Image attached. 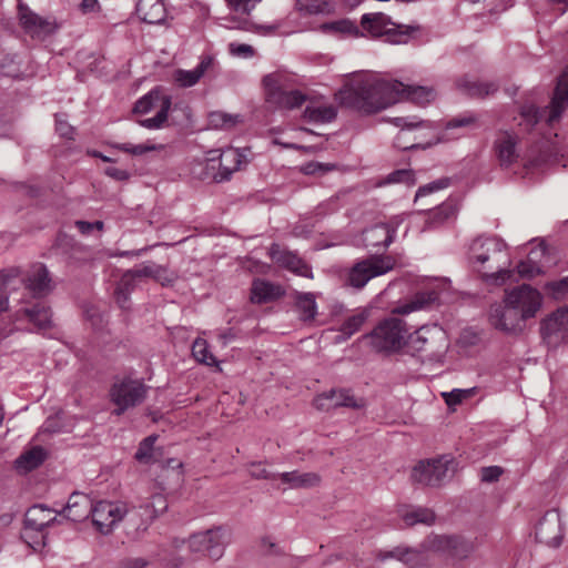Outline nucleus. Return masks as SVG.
I'll return each instance as SVG.
<instances>
[{
  "instance_id": "obj_36",
  "label": "nucleus",
  "mask_w": 568,
  "mask_h": 568,
  "mask_svg": "<svg viewBox=\"0 0 568 568\" xmlns=\"http://www.w3.org/2000/svg\"><path fill=\"white\" fill-rule=\"evenodd\" d=\"M47 458V452L41 446H33L31 449L21 454L14 462V466L20 473H29L38 468Z\"/></svg>"
},
{
  "instance_id": "obj_9",
  "label": "nucleus",
  "mask_w": 568,
  "mask_h": 568,
  "mask_svg": "<svg viewBox=\"0 0 568 568\" xmlns=\"http://www.w3.org/2000/svg\"><path fill=\"white\" fill-rule=\"evenodd\" d=\"M148 387L140 381L125 378L112 385L110 397L116 408L114 414L122 415L126 409L141 404L146 396Z\"/></svg>"
},
{
  "instance_id": "obj_35",
  "label": "nucleus",
  "mask_w": 568,
  "mask_h": 568,
  "mask_svg": "<svg viewBox=\"0 0 568 568\" xmlns=\"http://www.w3.org/2000/svg\"><path fill=\"white\" fill-rule=\"evenodd\" d=\"M168 509L166 498L161 494H155L151 497V500L145 505H141L139 508L130 510V518L140 516L146 517L148 521L153 520L160 514H163Z\"/></svg>"
},
{
  "instance_id": "obj_16",
  "label": "nucleus",
  "mask_w": 568,
  "mask_h": 568,
  "mask_svg": "<svg viewBox=\"0 0 568 568\" xmlns=\"http://www.w3.org/2000/svg\"><path fill=\"white\" fill-rule=\"evenodd\" d=\"M535 536L539 542L547 546L559 547L561 545L564 532L561 517L557 509L545 513L536 526Z\"/></svg>"
},
{
  "instance_id": "obj_57",
  "label": "nucleus",
  "mask_w": 568,
  "mask_h": 568,
  "mask_svg": "<svg viewBox=\"0 0 568 568\" xmlns=\"http://www.w3.org/2000/svg\"><path fill=\"white\" fill-rule=\"evenodd\" d=\"M546 288L551 293L554 298H565L568 295V276L560 281L547 283Z\"/></svg>"
},
{
  "instance_id": "obj_11",
  "label": "nucleus",
  "mask_w": 568,
  "mask_h": 568,
  "mask_svg": "<svg viewBox=\"0 0 568 568\" xmlns=\"http://www.w3.org/2000/svg\"><path fill=\"white\" fill-rule=\"evenodd\" d=\"M125 515L130 516V511L126 509L125 505L101 500L93 504L90 517L97 530L103 535H108Z\"/></svg>"
},
{
  "instance_id": "obj_2",
  "label": "nucleus",
  "mask_w": 568,
  "mask_h": 568,
  "mask_svg": "<svg viewBox=\"0 0 568 568\" xmlns=\"http://www.w3.org/2000/svg\"><path fill=\"white\" fill-rule=\"evenodd\" d=\"M540 306V293L524 284L507 293L503 302L490 305L488 322L505 334H518L523 332L525 322L536 316Z\"/></svg>"
},
{
  "instance_id": "obj_23",
  "label": "nucleus",
  "mask_w": 568,
  "mask_h": 568,
  "mask_svg": "<svg viewBox=\"0 0 568 568\" xmlns=\"http://www.w3.org/2000/svg\"><path fill=\"white\" fill-rule=\"evenodd\" d=\"M397 227L390 223H377L364 231V242L367 247L387 248L396 236Z\"/></svg>"
},
{
  "instance_id": "obj_42",
  "label": "nucleus",
  "mask_w": 568,
  "mask_h": 568,
  "mask_svg": "<svg viewBox=\"0 0 568 568\" xmlns=\"http://www.w3.org/2000/svg\"><path fill=\"white\" fill-rule=\"evenodd\" d=\"M368 315V311L362 310L356 314L347 317L339 328V332L343 334L342 339L345 341L349 338L352 335H354L356 332H358L361 327L364 325V323L367 321Z\"/></svg>"
},
{
  "instance_id": "obj_13",
  "label": "nucleus",
  "mask_w": 568,
  "mask_h": 568,
  "mask_svg": "<svg viewBox=\"0 0 568 568\" xmlns=\"http://www.w3.org/2000/svg\"><path fill=\"white\" fill-rule=\"evenodd\" d=\"M313 405L318 410L328 412L341 407L361 409L365 402L363 398H356L349 388H332L318 394Z\"/></svg>"
},
{
  "instance_id": "obj_18",
  "label": "nucleus",
  "mask_w": 568,
  "mask_h": 568,
  "mask_svg": "<svg viewBox=\"0 0 568 568\" xmlns=\"http://www.w3.org/2000/svg\"><path fill=\"white\" fill-rule=\"evenodd\" d=\"M268 254L278 266L303 277L313 278L312 267L295 252L282 250L277 243L270 246Z\"/></svg>"
},
{
  "instance_id": "obj_12",
  "label": "nucleus",
  "mask_w": 568,
  "mask_h": 568,
  "mask_svg": "<svg viewBox=\"0 0 568 568\" xmlns=\"http://www.w3.org/2000/svg\"><path fill=\"white\" fill-rule=\"evenodd\" d=\"M187 542L191 551L201 552L214 560L223 556L226 544L224 540V530L221 527L193 534Z\"/></svg>"
},
{
  "instance_id": "obj_20",
  "label": "nucleus",
  "mask_w": 568,
  "mask_h": 568,
  "mask_svg": "<svg viewBox=\"0 0 568 568\" xmlns=\"http://www.w3.org/2000/svg\"><path fill=\"white\" fill-rule=\"evenodd\" d=\"M22 281L34 297H43L53 290L50 273L42 263L34 264Z\"/></svg>"
},
{
  "instance_id": "obj_55",
  "label": "nucleus",
  "mask_w": 568,
  "mask_h": 568,
  "mask_svg": "<svg viewBox=\"0 0 568 568\" xmlns=\"http://www.w3.org/2000/svg\"><path fill=\"white\" fill-rule=\"evenodd\" d=\"M386 180L388 183L415 184V174L413 170H395L387 175Z\"/></svg>"
},
{
  "instance_id": "obj_62",
  "label": "nucleus",
  "mask_w": 568,
  "mask_h": 568,
  "mask_svg": "<svg viewBox=\"0 0 568 568\" xmlns=\"http://www.w3.org/2000/svg\"><path fill=\"white\" fill-rule=\"evenodd\" d=\"M503 473L504 469L500 466L483 467L480 470V479L483 483H495L498 481Z\"/></svg>"
},
{
  "instance_id": "obj_51",
  "label": "nucleus",
  "mask_w": 568,
  "mask_h": 568,
  "mask_svg": "<svg viewBox=\"0 0 568 568\" xmlns=\"http://www.w3.org/2000/svg\"><path fill=\"white\" fill-rule=\"evenodd\" d=\"M199 165L195 166L194 174L200 179H212L213 173H216V159L214 156L199 161Z\"/></svg>"
},
{
  "instance_id": "obj_45",
  "label": "nucleus",
  "mask_w": 568,
  "mask_h": 568,
  "mask_svg": "<svg viewBox=\"0 0 568 568\" xmlns=\"http://www.w3.org/2000/svg\"><path fill=\"white\" fill-rule=\"evenodd\" d=\"M323 31H331L336 33L349 34L354 37L364 36L363 32L359 31L358 27L348 19H342L333 22H326L322 24Z\"/></svg>"
},
{
  "instance_id": "obj_47",
  "label": "nucleus",
  "mask_w": 568,
  "mask_h": 568,
  "mask_svg": "<svg viewBox=\"0 0 568 568\" xmlns=\"http://www.w3.org/2000/svg\"><path fill=\"white\" fill-rule=\"evenodd\" d=\"M158 439L156 435L145 437L134 454V458L141 464H151L153 462L154 444Z\"/></svg>"
},
{
  "instance_id": "obj_4",
  "label": "nucleus",
  "mask_w": 568,
  "mask_h": 568,
  "mask_svg": "<svg viewBox=\"0 0 568 568\" xmlns=\"http://www.w3.org/2000/svg\"><path fill=\"white\" fill-rule=\"evenodd\" d=\"M361 27L373 38L385 37V41L392 44H406L419 31V26L396 23L383 12L363 14Z\"/></svg>"
},
{
  "instance_id": "obj_33",
  "label": "nucleus",
  "mask_w": 568,
  "mask_h": 568,
  "mask_svg": "<svg viewBox=\"0 0 568 568\" xmlns=\"http://www.w3.org/2000/svg\"><path fill=\"white\" fill-rule=\"evenodd\" d=\"M139 278L132 270H128L119 280L114 296L121 308H128L131 293L136 288Z\"/></svg>"
},
{
  "instance_id": "obj_28",
  "label": "nucleus",
  "mask_w": 568,
  "mask_h": 568,
  "mask_svg": "<svg viewBox=\"0 0 568 568\" xmlns=\"http://www.w3.org/2000/svg\"><path fill=\"white\" fill-rule=\"evenodd\" d=\"M457 88L470 98L485 99L486 97L495 94L499 90V84L494 81L481 82L470 80L465 75L457 80Z\"/></svg>"
},
{
  "instance_id": "obj_58",
  "label": "nucleus",
  "mask_w": 568,
  "mask_h": 568,
  "mask_svg": "<svg viewBox=\"0 0 568 568\" xmlns=\"http://www.w3.org/2000/svg\"><path fill=\"white\" fill-rule=\"evenodd\" d=\"M21 538L22 540L28 544L30 547H32L33 549H37L39 547H43L44 546V539H45V534L44 531H32V530H22L21 531Z\"/></svg>"
},
{
  "instance_id": "obj_6",
  "label": "nucleus",
  "mask_w": 568,
  "mask_h": 568,
  "mask_svg": "<svg viewBox=\"0 0 568 568\" xmlns=\"http://www.w3.org/2000/svg\"><path fill=\"white\" fill-rule=\"evenodd\" d=\"M407 328L403 320L398 317L385 318L363 338L369 341V345L378 353H394L406 343Z\"/></svg>"
},
{
  "instance_id": "obj_3",
  "label": "nucleus",
  "mask_w": 568,
  "mask_h": 568,
  "mask_svg": "<svg viewBox=\"0 0 568 568\" xmlns=\"http://www.w3.org/2000/svg\"><path fill=\"white\" fill-rule=\"evenodd\" d=\"M506 243L496 236H478L469 245L467 260L487 284L501 285L511 276Z\"/></svg>"
},
{
  "instance_id": "obj_17",
  "label": "nucleus",
  "mask_w": 568,
  "mask_h": 568,
  "mask_svg": "<svg viewBox=\"0 0 568 568\" xmlns=\"http://www.w3.org/2000/svg\"><path fill=\"white\" fill-rule=\"evenodd\" d=\"M542 339L550 346H557L568 335V307L558 308L540 324Z\"/></svg>"
},
{
  "instance_id": "obj_25",
  "label": "nucleus",
  "mask_w": 568,
  "mask_h": 568,
  "mask_svg": "<svg viewBox=\"0 0 568 568\" xmlns=\"http://www.w3.org/2000/svg\"><path fill=\"white\" fill-rule=\"evenodd\" d=\"M517 135L509 131H501L497 135L494 150L501 166L508 168L517 161Z\"/></svg>"
},
{
  "instance_id": "obj_1",
  "label": "nucleus",
  "mask_w": 568,
  "mask_h": 568,
  "mask_svg": "<svg viewBox=\"0 0 568 568\" xmlns=\"http://www.w3.org/2000/svg\"><path fill=\"white\" fill-rule=\"evenodd\" d=\"M335 98L341 106L368 115L400 100H409L420 105L429 103L435 100L436 92L430 87L407 85L398 80L362 77L344 84Z\"/></svg>"
},
{
  "instance_id": "obj_54",
  "label": "nucleus",
  "mask_w": 568,
  "mask_h": 568,
  "mask_svg": "<svg viewBox=\"0 0 568 568\" xmlns=\"http://www.w3.org/2000/svg\"><path fill=\"white\" fill-rule=\"evenodd\" d=\"M112 146L116 150H120L125 153H130L132 155H142L146 152L154 151L155 145L148 144H131V143H114Z\"/></svg>"
},
{
  "instance_id": "obj_41",
  "label": "nucleus",
  "mask_w": 568,
  "mask_h": 568,
  "mask_svg": "<svg viewBox=\"0 0 568 568\" xmlns=\"http://www.w3.org/2000/svg\"><path fill=\"white\" fill-rule=\"evenodd\" d=\"M402 519L405 521L407 526H415L417 524H424L430 526L436 520L435 513L425 507H416L412 510H408L402 515Z\"/></svg>"
},
{
  "instance_id": "obj_27",
  "label": "nucleus",
  "mask_w": 568,
  "mask_h": 568,
  "mask_svg": "<svg viewBox=\"0 0 568 568\" xmlns=\"http://www.w3.org/2000/svg\"><path fill=\"white\" fill-rule=\"evenodd\" d=\"M136 13L149 24H160L166 18L164 0H139Z\"/></svg>"
},
{
  "instance_id": "obj_64",
  "label": "nucleus",
  "mask_w": 568,
  "mask_h": 568,
  "mask_svg": "<svg viewBox=\"0 0 568 568\" xmlns=\"http://www.w3.org/2000/svg\"><path fill=\"white\" fill-rule=\"evenodd\" d=\"M468 395L469 390L467 389H453L449 393L443 394L445 402L449 407L460 404L465 398L468 397Z\"/></svg>"
},
{
  "instance_id": "obj_46",
  "label": "nucleus",
  "mask_w": 568,
  "mask_h": 568,
  "mask_svg": "<svg viewBox=\"0 0 568 568\" xmlns=\"http://www.w3.org/2000/svg\"><path fill=\"white\" fill-rule=\"evenodd\" d=\"M192 355L201 364L213 366L217 365L215 356L210 352L209 344L203 338H196L192 345Z\"/></svg>"
},
{
  "instance_id": "obj_29",
  "label": "nucleus",
  "mask_w": 568,
  "mask_h": 568,
  "mask_svg": "<svg viewBox=\"0 0 568 568\" xmlns=\"http://www.w3.org/2000/svg\"><path fill=\"white\" fill-rule=\"evenodd\" d=\"M546 244L540 242L537 247L529 252L527 260L521 261L517 265V271L520 277L532 278L536 275L542 273V264L540 263V258L546 254Z\"/></svg>"
},
{
  "instance_id": "obj_49",
  "label": "nucleus",
  "mask_w": 568,
  "mask_h": 568,
  "mask_svg": "<svg viewBox=\"0 0 568 568\" xmlns=\"http://www.w3.org/2000/svg\"><path fill=\"white\" fill-rule=\"evenodd\" d=\"M450 182V178H440L423 186H419L415 194V201H418L419 197L426 196L433 192L448 187Z\"/></svg>"
},
{
  "instance_id": "obj_40",
  "label": "nucleus",
  "mask_w": 568,
  "mask_h": 568,
  "mask_svg": "<svg viewBox=\"0 0 568 568\" xmlns=\"http://www.w3.org/2000/svg\"><path fill=\"white\" fill-rule=\"evenodd\" d=\"M437 300L438 293L435 291L417 293L409 303L399 306L396 311L399 314H408L410 312L427 307L434 304Z\"/></svg>"
},
{
  "instance_id": "obj_43",
  "label": "nucleus",
  "mask_w": 568,
  "mask_h": 568,
  "mask_svg": "<svg viewBox=\"0 0 568 568\" xmlns=\"http://www.w3.org/2000/svg\"><path fill=\"white\" fill-rule=\"evenodd\" d=\"M456 213V205L453 201L443 202L436 209L429 212V216L427 223L430 226H438L443 224L445 221L454 216Z\"/></svg>"
},
{
  "instance_id": "obj_39",
  "label": "nucleus",
  "mask_w": 568,
  "mask_h": 568,
  "mask_svg": "<svg viewBox=\"0 0 568 568\" xmlns=\"http://www.w3.org/2000/svg\"><path fill=\"white\" fill-rule=\"evenodd\" d=\"M337 116V111L333 105L306 106L303 118L308 122L329 123Z\"/></svg>"
},
{
  "instance_id": "obj_48",
  "label": "nucleus",
  "mask_w": 568,
  "mask_h": 568,
  "mask_svg": "<svg viewBox=\"0 0 568 568\" xmlns=\"http://www.w3.org/2000/svg\"><path fill=\"white\" fill-rule=\"evenodd\" d=\"M459 128H478V115L474 112L467 111L458 114L445 123L446 130Z\"/></svg>"
},
{
  "instance_id": "obj_26",
  "label": "nucleus",
  "mask_w": 568,
  "mask_h": 568,
  "mask_svg": "<svg viewBox=\"0 0 568 568\" xmlns=\"http://www.w3.org/2000/svg\"><path fill=\"white\" fill-rule=\"evenodd\" d=\"M285 294L280 284L266 280L255 278L251 286V302L254 304H265L278 300Z\"/></svg>"
},
{
  "instance_id": "obj_34",
  "label": "nucleus",
  "mask_w": 568,
  "mask_h": 568,
  "mask_svg": "<svg viewBox=\"0 0 568 568\" xmlns=\"http://www.w3.org/2000/svg\"><path fill=\"white\" fill-rule=\"evenodd\" d=\"M294 305L300 312V318L303 322L313 321L317 314L316 296L314 293L297 292L292 294Z\"/></svg>"
},
{
  "instance_id": "obj_5",
  "label": "nucleus",
  "mask_w": 568,
  "mask_h": 568,
  "mask_svg": "<svg viewBox=\"0 0 568 568\" xmlns=\"http://www.w3.org/2000/svg\"><path fill=\"white\" fill-rule=\"evenodd\" d=\"M262 83L266 102L275 108L293 110L306 101V95L302 91L291 88L290 79L284 73L266 74L263 77Z\"/></svg>"
},
{
  "instance_id": "obj_59",
  "label": "nucleus",
  "mask_w": 568,
  "mask_h": 568,
  "mask_svg": "<svg viewBox=\"0 0 568 568\" xmlns=\"http://www.w3.org/2000/svg\"><path fill=\"white\" fill-rule=\"evenodd\" d=\"M28 510H36L34 518H37V521L41 524L43 529L51 526L55 521V517H49L51 510L44 505H34Z\"/></svg>"
},
{
  "instance_id": "obj_53",
  "label": "nucleus",
  "mask_w": 568,
  "mask_h": 568,
  "mask_svg": "<svg viewBox=\"0 0 568 568\" xmlns=\"http://www.w3.org/2000/svg\"><path fill=\"white\" fill-rule=\"evenodd\" d=\"M542 112L544 111L535 104H524L520 108V115L530 126L536 125L540 121Z\"/></svg>"
},
{
  "instance_id": "obj_37",
  "label": "nucleus",
  "mask_w": 568,
  "mask_h": 568,
  "mask_svg": "<svg viewBox=\"0 0 568 568\" xmlns=\"http://www.w3.org/2000/svg\"><path fill=\"white\" fill-rule=\"evenodd\" d=\"M164 98L171 97L163 94L160 88H154L134 103L132 111L136 114H145L158 105L161 108Z\"/></svg>"
},
{
  "instance_id": "obj_24",
  "label": "nucleus",
  "mask_w": 568,
  "mask_h": 568,
  "mask_svg": "<svg viewBox=\"0 0 568 568\" xmlns=\"http://www.w3.org/2000/svg\"><path fill=\"white\" fill-rule=\"evenodd\" d=\"M568 106V65L559 75L557 85L549 104L548 123H552L560 119L561 114Z\"/></svg>"
},
{
  "instance_id": "obj_19",
  "label": "nucleus",
  "mask_w": 568,
  "mask_h": 568,
  "mask_svg": "<svg viewBox=\"0 0 568 568\" xmlns=\"http://www.w3.org/2000/svg\"><path fill=\"white\" fill-rule=\"evenodd\" d=\"M215 159L217 171L213 173V181L216 183L230 181L234 172L247 164L245 155L234 148L223 150Z\"/></svg>"
},
{
  "instance_id": "obj_61",
  "label": "nucleus",
  "mask_w": 568,
  "mask_h": 568,
  "mask_svg": "<svg viewBox=\"0 0 568 568\" xmlns=\"http://www.w3.org/2000/svg\"><path fill=\"white\" fill-rule=\"evenodd\" d=\"M210 123L215 128H231L235 124V120L230 114L212 112L210 114Z\"/></svg>"
},
{
  "instance_id": "obj_8",
  "label": "nucleus",
  "mask_w": 568,
  "mask_h": 568,
  "mask_svg": "<svg viewBox=\"0 0 568 568\" xmlns=\"http://www.w3.org/2000/svg\"><path fill=\"white\" fill-rule=\"evenodd\" d=\"M394 266L390 256L373 255L356 262L347 273L345 285L356 290L363 288L373 277L383 275Z\"/></svg>"
},
{
  "instance_id": "obj_31",
  "label": "nucleus",
  "mask_w": 568,
  "mask_h": 568,
  "mask_svg": "<svg viewBox=\"0 0 568 568\" xmlns=\"http://www.w3.org/2000/svg\"><path fill=\"white\" fill-rule=\"evenodd\" d=\"M436 335L443 336L440 328L437 326H423L408 336L407 344L415 352L434 353V349L427 346L430 344V339H434Z\"/></svg>"
},
{
  "instance_id": "obj_14",
  "label": "nucleus",
  "mask_w": 568,
  "mask_h": 568,
  "mask_svg": "<svg viewBox=\"0 0 568 568\" xmlns=\"http://www.w3.org/2000/svg\"><path fill=\"white\" fill-rule=\"evenodd\" d=\"M428 546L422 544L419 547L398 545L390 550H378L376 559L386 561L395 559L404 564L407 568H424L427 565L426 550Z\"/></svg>"
},
{
  "instance_id": "obj_22",
  "label": "nucleus",
  "mask_w": 568,
  "mask_h": 568,
  "mask_svg": "<svg viewBox=\"0 0 568 568\" xmlns=\"http://www.w3.org/2000/svg\"><path fill=\"white\" fill-rule=\"evenodd\" d=\"M19 314L28 318L34 326V332L44 334L54 327L52 310L44 302H37L31 306L23 307Z\"/></svg>"
},
{
  "instance_id": "obj_30",
  "label": "nucleus",
  "mask_w": 568,
  "mask_h": 568,
  "mask_svg": "<svg viewBox=\"0 0 568 568\" xmlns=\"http://www.w3.org/2000/svg\"><path fill=\"white\" fill-rule=\"evenodd\" d=\"M214 59L211 55L201 57L200 63L193 70H178L175 81L182 88L195 85L204 73L213 65Z\"/></svg>"
},
{
  "instance_id": "obj_44",
  "label": "nucleus",
  "mask_w": 568,
  "mask_h": 568,
  "mask_svg": "<svg viewBox=\"0 0 568 568\" xmlns=\"http://www.w3.org/2000/svg\"><path fill=\"white\" fill-rule=\"evenodd\" d=\"M171 105H172L171 98H164L163 102L161 104V108L158 111V113L153 118L140 120L139 124L141 126L150 129V130H155V129L162 128L163 124L168 120V115H169V111L171 109Z\"/></svg>"
},
{
  "instance_id": "obj_32",
  "label": "nucleus",
  "mask_w": 568,
  "mask_h": 568,
  "mask_svg": "<svg viewBox=\"0 0 568 568\" xmlns=\"http://www.w3.org/2000/svg\"><path fill=\"white\" fill-rule=\"evenodd\" d=\"M283 483L287 484L290 488H312L321 483V476L317 473H300L298 470L286 471L280 475Z\"/></svg>"
},
{
  "instance_id": "obj_10",
  "label": "nucleus",
  "mask_w": 568,
  "mask_h": 568,
  "mask_svg": "<svg viewBox=\"0 0 568 568\" xmlns=\"http://www.w3.org/2000/svg\"><path fill=\"white\" fill-rule=\"evenodd\" d=\"M18 16L22 29L32 39L44 40L52 36L59 28L54 20H49L37 14L21 0H19L18 3Z\"/></svg>"
},
{
  "instance_id": "obj_21",
  "label": "nucleus",
  "mask_w": 568,
  "mask_h": 568,
  "mask_svg": "<svg viewBox=\"0 0 568 568\" xmlns=\"http://www.w3.org/2000/svg\"><path fill=\"white\" fill-rule=\"evenodd\" d=\"M93 501L92 499L79 491H74L70 495L67 506L59 514L73 521L81 523L92 514Z\"/></svg>"
},
{
  "instance_id": "obj_7",
  "label": "nucleus",
  "mask_w": 568,
  "mask_h": 568,
  "mask_svg": "<svg viewBox=\"0 0 568 568\" xmlns=\"http://www.w3.org/2000/svg\"><path fill=\"white\" fill-rule=\"evenodd\" d=\"M455 466L454 458L447 455L420 460L413 468L410 478L414 483L424 486L439 487L454 475Z\"/></svg>"
},
{
  "instance_id": "obj_60",
  "label": "nucleus",
  "mask_w": 568,
  "mask_h": 568,
  "mask_svg": "<svg viewBox=\"0 0 568 568\" xmlns=\"http://www.w3.org/2000/svg\"><path fill=\"white\" fill-rule=\"evenodd\" d=\"M261 549L263 555L265 556H275L283 557L285 556V551L281 548L276 542H274L270 537H263L261 539Z\"/></svg>"
},
{
  "instance_id": "obj_38",
  "label": "nucleus",
  "mask_w": 568,
  "mask_h": 568,
  "mask_svg": "<svg viewBox=\"0 0 568 568\" xmlns=\"http://www.w3.org/2000/svg\"><path fill=\"white\" fill-rule=\"evenodd\" d=\"M294 7L302 16L329 14L333 11L328 0H295Z\"/></svg>"
},
{
  "instance_id": "obj_15",
  "label": "nucleus",
  "mask_w": 568,
  "mask_h": 568,
  "mask_svg": "<svg viewBox=\"0 0 568 568\" xmlns=\"http://www.w3.org/2000/svg\"><path fill=\"white\" fill-rule=\"evenodd\" d=\"M428 548L453 558L465 559L474 551V544L458 535H436L428 539Z\"/></svg>"
},
{
  "instance_id": "obj_56",
  "label": "nucleus",
  "mask_w": 568,
  "mask_h": 568,
  "mask_svg": "<svg viewBox=\"0 0 568 568\" xmlns=\"http://www.w3.org/2000/svg\"><path fill=\"white\" fill-rule=\"evenodd\" d=\"M132 271L135 273L139 280L143 277L158 278L164 268L160 265H155L154 263L149 262L138 268H133Z\"/></svg>"
},
{
  "instance_id": "obj_63",
  "label": "nucleus",
  "mask_w": 568,
  "mask_h": 568,
  "mask_svg": "<svg viewBox=\"0 0 568 568\" xmlns=\"http://www.w3.org/2000/svg\"><path fill=\"white\" fill-rule=\"evenodd\" d=\"M55 131L61 138L74 140V126L69 124L65 120L61 119L58 114H55Z\"/></svg>"
},
{
  "instance_id": "obj_52",
  "label": "nucleus",
  "mask_w": 568,
  "mask_h": 568,
  "mask_svg": "<svg viewBox=\"0 0 568 568\" xmlns=\"http://www.w3.org/2000/svg\"><path fill=\"white\" fill-rule=\"evenodd\" d=\"M394 123L396 126L402 128L403 130H413L417 128H432L433 123L430 121H424L417 119V116H400L395 118Z\"/></svg>"
},
{
  "instance_id": "obj_50",
  "label": "nucleus",
  "mask_w": 568,
  "mask_h": 568,
  "mask_svg": "<svg viewBox=\"0 0 568 568\" xmlns=\"http://www.w3.org/2000/svg\"><path fill=\"white\" fill-rule=\"evenodd\" d=\"M335 169H336V164L322 163V162H317V161H310V162L304 163L301 166V171L305 175H315V174L323 175V174L331 172Z\"/></svg>"
}]
</instances>
